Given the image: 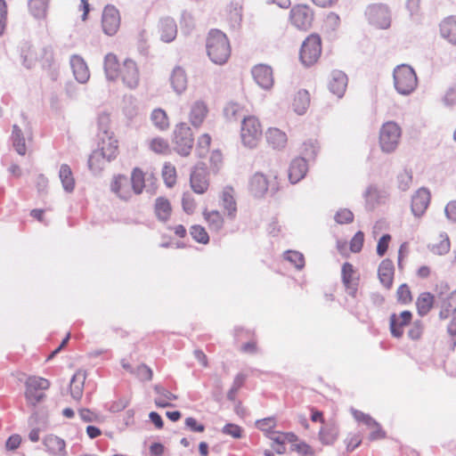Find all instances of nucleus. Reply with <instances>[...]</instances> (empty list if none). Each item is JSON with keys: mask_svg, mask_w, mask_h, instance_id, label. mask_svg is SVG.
<instances>
[{"mask_svg": "<svg viewBox=\"0 0 456 456\" xmlns=\"http://www.w3.org/2000/svg\"><path fill=\"white\" fill-rule=\"evenodd\" d=\"M104 71L108 79H120L130 89H134L139 85V68L131 58H126L121 62L115 53H108L104 58Z\"/></svg>", "mask_w": 456, "mask_h": 456, "instance_id": "obj_1", "label": "nucleus"}, {"mask_svg": "<svg viewBox=\"0 0 456 456\" xmlns=\"http://www.w3.org/2000/svg\"><path fill=\"white\" fill-rule=\"evenodd\" d=\"M206 49L209 59L218 65L226 63L232 53L227 36L218 29H212L208 33L206 39Z\"/></svg>", "mask_w": 456, "mask_h": 456, "instance_id": "obj_2", "label": "nucleus"}, {"mask_svg": "<svg viewBox=\"0 0 456 456\" xmlns=\"http://www.w3.org/2000/svg\"><path fill=\"white\" fill-rule=\"evenodd\" d=\"M281 181L277 170L271 169L267 174L256 172L249 179L248 190L255 197L273 196L281 189Z\"/></svg>", "mask_w": 456, "mask_h": 456, "instance_id": "obj_3", "label": "nucleus"}, {"mask_svg": "<svg viewBox=\"0 0 456 456\" xmlns=\"http://www.w3.org/2000/svg\"><path fill=\"white\" fill-rule=\"evenodd\" d=\"M50 386L51 382L47 379L36 375L28 376L24 382L27 405L35 408L42 403L46 397L45 392Z\"/></svg>", "mask_w": 456, "mask_h": 456, "instance_id": "obj_4", "label": "nucleus"}, {"mask_svg": "<svg viewBox=\"0 0 456 456\" xmlns=\"http://www.w3.org/2000/svg\"><path fill=\"white\" fill-rule=\"evenodd\" d=\"M240 135L244 146L256 147L263 135V126L259 118L254 115L244 117L240 123Z\"/></svg>", "mask_w": 456, "mask_h": 456, "instance_id": "obj_5", "label": "nucleus"}, {"mask_svg": "<svg viewBox=\"0 0 456 456\" xmlns=\"http://www.w3.org/2000/svg\"><path fill=\"white\" fill-rule=\"evenodd\" d=\"M175 151L183 157H188L194 145V136L191 128L184 122L175 126L173 132Z\"/></svg>", "mask_w": 456, "mask_h": 456, "instance_id": "obj_6", "label": "nucleus"}, {"mask_svg": "<svg viewBox=\"0 0 456 456\" xmlns=\"http://www.w3.org/2000/svg\"><path fill=\"white\" fill-rule=\"evenodd\" d=\"M394 84L398 93L409 94L417 87V75L413 69L408 65L397 66L394 70Z\"/></svg>", "mask_w": 456, "mask_h": 456, "instance_id": "obj_7", "label": "nucleus"}, {"mask_svg": "<svg viewBox=\"0 0 456 456\" xmlns=\"http://www.w3.org/2000/svg\"><path fill=\"white\" fill-rule=\"evenodd\" d=\"M158 178L153 170L144 171L141 167H134L131 172V187L133 192L140 195L147 186L156 188Z\"/></svg>", "mask_w": 456, "mask_h": 456, "instance_id": "obj_8", "label": "nucleus"}, {"mask_svg": "<svg viewBox=\"0 0 456 456\" xmlns=\"http://www.w3.org/2000/svg\"><path fill=\"white\" fill-rule=\"evenodd\" d=\"M322 53V39L320 36L312 34L303 42L300 50V59L305 66L314 64Z\"/></svg>", "mask_w": 456, "mask_h": 456, "instance_id": "obj_9", "label": "nucleus"}, {"mask_svg": "<svg viewBox=\"0 0 456 456\" xmlns=\"http://www.w3.org/2000/svg\"><path fill=\"white\" fill-rule=\"evenodd\" d=\"M401 137L400 126L393 122L385 123L379 131V144L383 151L391 152L395 150Z\"/></svg>", "mask_w": 456, "mask_h": 456, "instance_id": "obj_10", "label": "nucleus"}, {"mask_svg": "<svg viewBox=\"0 0 456 456\" xmlns=\"http://www.w3.org/2000/svg\"><path fill=\"white\" fill-rule=\"evenodd\" d=\"M365 14L369 22L374 27L387 29L391 25V15L388 8L383 4L370 5Z\"/></svg>", "mask_w": 456, "mask_h": 456, "instance_id": "obj_11", "label": "nucleus"}, {"mask_svg": "<svg viewBox=\"0 0 456 456\" xmlns=\"http://www.w3.org/2000/svg\"><path fill=\"white\" fill-rule=\"evenodd\" d=\"M97 150L105 157L108 162L116 159L119 154V145L114 132L108 130L103 131Z\"/></svg>", "mask_w": 456, "mask_h": 456, "instance_id": "obj_12", "label": "nucleus"}, {"mask_svg": "<svg viewBox=\"0 0 456 456\" xmlns=\"http://www.w3.org/2000/svg\"><path fill=\"white\" fill-rule=\"evenodd\" d=\"M102 26L104 33L108 36L115 35L120 27V14L117 8L107 5L102 12Z\"/></svg>", "mask_w": 456, "mask_h": 456, "instance_id": "obj_13", "label": "nucleus"}, {"mask_svg": "<svg viewBox=\"0 0 456 456\" xmlns=\"http://www.w3.org/2000/svg\"><path fill=\"white\" fill-rule=\"evenodd\" d=\"M313 19V12L310 7L305 4L296 5L290 11V20L292 24L300 29L309 28Z\"/></svg>", "mask_w": 456, "mask_h": 456, "instance_id": "obj_14", "label": "nucleus"}, {"mask_svg": "<svg viewBox=\"0 0 456 456\" xmlns=\"http://www.w3.org/2000/svg\"><path fill=\"white\" fill-rule=\"evenodd\" d=\"M341 278L346 292L350 296L355 297L358 290L360 276L352 264L346 262L342 265Z\"/></svg>", "mask_w": 456, "mask_h": 456, "instance_id": "obj_15", "label": "nucleus"}, {"mask_svg": "<svg viewBox=\"0 0 456 456\" xmlns=\"http://www.w3.org/2000/svg\"><path fill=\"white\" fill-rule=\"evenodd\" d=\"M412 320L411 312L405 310L400 314H392L389 318L390 332L394 338L403 337L404 328L411 323Z\"/></svg>", "mask_w": 456, "mask_h": 456, "instance_id": "obj_16", "label": "nucleus"}, {"mask_svg": "<svg viewBox=\"0 0 456 456\" xmlns=\"http://www.w3.org/2000/svg\"><path fill=\"white\" fill-rule=\"evenodd\" d=\"M152 211L156 219L160 223H167L173 215V206L166 196L157 197L152 204Z\"/></svg>", "mask_w": 456, "mask_h": 456, "instance_id": "obj_17", "label": "nucleus"}, {"mask_svg": "<svg viewBox=\"0 0 456 456\" xmlns=\"http://www.w3.org/2000/svg\"><path fill=\"white\" fill-rule=\"evenodd\" d=\"M190 185L195 193H205L209 187V178L207 170L203 167H195L191 173Z\"/></svg>", "mask_w": 456, "mask_h": 456, "instance_id": "obj_18", "label": "nucleus"}, {"mask_svg": "<svg viewBox=\"0 0 456 456\" xmlns=\"http://www.w3.org/2000/svg\"><path fill=\"white\" fill-rule=\"evenodd\" d=\"M254 80L264 89H270L274 83L273 69L265 64H257L252 69Z\"/></svg>", "mask_w": 456, "mask_h": 456, "instance_id": "obj_19", "label": "nucleus"}, {"mask_svg": "<svg viewBox=\"0 0 456 456\" xmlns=\"http://www.w3.org/2000/svg\"><path fill=\"white\" fill-rule=\"evenodd\" d=\"M430 203V192L427 189H419L411 198V211L415 216H421Z\"/></svg>", "mask_w": 456, "mask_h": 456, "instance_id": "obj_20", "label": "nucleus"}, {"mask_svg": "<svg viewBox=\"0 0 456 456\" xmlns=\"http://www.w3.org/2000/svg\"><path fill=\"white\" fill-rule=\"evenodd\" d=\"M110 188L122 200H127L132 197V187L124 175H115L111 181Z\"/></svg>", "mask_w": 456, "mask_h": 456, "instance_id": "obj_21", "label": "nucleus"}, {"mask_svg": "<svg viewBox=\"0 0 456 456\" xmlns=\"http://www.w3.org/2000/svg\"><path fill=\"white\" fill-rule=\"evenodd\" d=\"M328 86L333 94L338 98H341L344 95L347 86L346 75L339 70L333 71L331 73Z\"/></svg>", "mask_w": 456, "mask_h": 456, "instance_id": "obj_22", "label": "nucleus"}, {"mask_svg": "<svg viewBox=\"0 0 456 456\" xmlns=\"http://www.w3.org/2000/svg\"><path fill=\"white\" fill-rule=\"evenodd\" d=\"M378 276L382 285L389 289L394 283L395 267L393 262L389 259H384L379 265Z\"/></svg>", "mask_w": 456, "mask_h": 456, "instance_id": "obj_23", "label": "nucleus"}, {"mask_svg": "<svg viewBox=\"0 0 456 456\" xmlns=\"http://www.w3.org/2000/svg\"><path fill=\"white\" fill-rule=\"evenodd\" d=\"M43 444L46 451L53 456H65L67 453L66 442L55 435H47L44 438Z\"/></svg>", "mask_w": 456, "mask_h": 456, "instance_id": "obj_24", "label": "nucleus"}, {"mask_svg": "<svg viewBox=\"0 0 456 456\" xmlns=\"http://www.w3.org/2000/svg\"><path fill=\"white\" fill-rule=\"evenodd\" d=\"M221 201L226 216L234 219L237 215V203L234 199V190L231 186L224 188L221 193Z\"/></svg>", "mask_w": 456, "mask_h": 456, "instance_id": "obj_25", "label": "nucleus"}, {"mask_svg": "<svg viewBox=\"0 0 456 456\" xmlns=\"http://www.w3.org/2000/svg\"><path fill=\"white\" fill-rule=\"evenodd\" d=\"M208 113L207 104L202 101H196L190 109L189 120L194 127H200Z\"/></svg>", "mask_w": 456, "mask_h": 456, "instance_id": "obj_26", "label": "nucleus"}, {"mask_svg": "<svg viewBox=\"0 0 456 456\" xmlns=\"http://www.w3.org/2000/svg\"><path fill=\"white\" fill-rule=\"evenodd\" d=\"M308 170L306 160L304 158L294 159L289 168V179L292 183H297L302 180Z\"/></svg>", "mask_w": 456, "mask_h": 456, "instance_id": "obj_27", "label": "nucleus"}, {"mask_svg": "<svg viewBox=\"0 0 456 456\" xmlns=\"http://www.w3.org/2000/svg\"><path fill=\"white\" fill-rule=\"evenodd\" d=\"M266 142L275 150L285 148L288 142L286 133L276 127H270L265 132Z\"/></svg>", "mask_w": 456, "mask_h": 456, "instance_id": "obj_28", "label": "nucleus"}, {"mask_svg": "<svg viewBox=\"0 0 456 456\" xmlns=\"http://www.w3.org/2000/svg\"><path fill=\"white\" fill-rule=\"evenodd\" d=\"M428 248L435 255L443 256L447 254L451 248L449 236L445 232H440L432 239Z\"/></svg>", "mask_w": 456, "mask_h": 456, "instance_id": "obj_29", "label": "nucleus"}, {"mask_svg": "<svg viewBox=\"0 0 456 456\" xmlns=\"http://www.w3.org/2000/svg\"><path fill=\"white\" fill-rule=\"evenodd\" d=\"M159 33L162 41L172 42L177 35L176 23L173 19L164 18L159 23Z\"/></svg>", "mask_w": 456, "mask_h": 456, "instance_id": "obj_30", "label": "nucleus"}, {"mask_svg": "<svg viewBox=\"0 0 456 456\" xmlns=\"http://www.w3.org/2000/svg\"><path fill=\"white\" fill-rule=\"evenodd\" d=\"M70 65L76 79L80 83H86L90 77V72L84 59L74 55L70 59Z\"/></svg>", "mask_w": 456, "mask_h": 456, "instance_id": "obj_31", "label": "nucleus"}, {"mask_svg": "<svg viewBox=\"0 0 456 456\" xmlns=\"http://www.w3.org/2000/svg\"><path fill=\"white\" fill-rule=\"evenodd\" d=\"M291 106L293 110L298 114L303 115L305 113L310 106V94L307 90H298L292 98Z\"/></svg>", "mask_w": 456, "mask_h": 456, "instance_id": "obj_32", "label": "nucleus"}, {"mask_svg": "<svg viewBox=\"0 0 456 456\" xmlns=\"http://www.w3.org/2000/svg\"><path fill=\"white\" fill-rule=\"evenodd\" d=\"M202 216L212 232H218L224 226V218L218 210L205 209L202 212Z\"/></svg>", "mask_w": 456, "mask_h": 456, "instance_id": "obj_33", "label": "nucleus"}, {"mask_svg": "<svg viewBox=\"0 0 456 456\" xmlns=\"http://www.w3.org/2000/svg\"><path fill=\"white\" fill-rule=\"evenodd\" d=\"M22 53L23 61L28 68L31 67L37 61H39V58L42 56L45 57L47 61H53V52L50 50L41 49L37 51L36 49L28 47L23 50Z\"/></svg>", "mask_w": 456, "mask_h": 456, "instance_id": "obj_34", "label": "nucleus"}, {"mask_svg": "<svg viewBox=\"0 0 456 456\" xmlns=\"http://www.w3.org/2000/svg\"><path fill=\"white\" fill-rule=\"evenodd\" d=\"M86 379V373L84 370H77L72 377L70 381L71 396L78 401L81 399L84 391V385Z\"/></svg>", "mask_w": 456, "mask_h": 456, "instance_id": "obj_35", "label": "nucleus"}, {"mask_svg": "<svg viewBox=\"0 0 456 456\" xmlns=\"http://www.w3.org/2000/svg\"><path fill=\"white\" fill-rule=\"evenodd\" d=\"M456 313V289L441 300L439 316L447 319Z\"/></svg>", "mask_w": 456, "mask_h": 456, "instance_id": "obj_36", "label": "nucleus"}, {"mask_svg": "<svg viewBox=\"0 0 456 456\" xmlns=\"http://www.w3.org/2000/svg\"><path fill=\"white\" fill-rule=\"evenodd\" d=\"M440 32L444 38L456 45V16L444 19L440 24Z\"/></svg>", "mask_w": 456, "mask_h": 456, "instance_id": "obj_37", "label": "nucleus"}, {"mask_svg": "<svg viewBox=\"0 0 456 456\" xmlns=\"http://www.w3.org/2000/svg\"><path fill=\"white\" fill-rule=\"evenodd\" d=\"M339 435L338 428L335 425H324L318 433L319 439L323 445H332Z\"/></svg>", "mask_w": 456, "mask_h": 456, "instance_id": "obj_38", "label": "nucleus"}, {"mask_svg": "<svg viewBox=\"0 0 456 456\" xmlns=\"http://www.w3.org/2000/svg\"><path fill=\"white\" fill-rule=\"evenodd\" d=\"M155 393L158 395L155 399V404L158 407L165 408L171 405V402L177 399V395H174L160 385H155L153 387Z\"/></svg>", "mask_w": 456, "mask_h": 456, "instance_id": "obj_39", "label": "nucleus"}, {"mask_svg": "<svg viewBox=\"0 0 456 456\" xmlns=\"http://www.w3.org/2000/svg\"><path fill=\"white\" fill-rule=\"evenodd\" d=\"M435 297L430 292H422L416 300L418 314L421 316L428 314L433 308Z\"/></svg>", "mask_w": 456, "mask_h": 456, "instance_id": "obj_40", "label": "nucleus"}, {"mask_svg": "<svg viewBox=\"0 0 456 456\" xmlns=\"http://www.w3.org/2000/svg\"><path fill=\"white\" fill-rule=\"evenodd\" d=\"M256 426L258 429L263 431L266 436H268L272 440L278 444H282V441L279 436H273L274 434V428L276 427V419L273 417L265 418L259 419L256 422Z\"/></svg>", "mask_w": 456, "mask_h": 456, "instance_id": "obj_41", "label": "nucleus"}, {"mask_svg": "<svg viewBox=\"0 0 456 456\" xmlns=\"http://www.w3.org/2000/svg\"><path fill=\"white\" fill-rule=\"evenodd\" d=\"M151 120L160 131H166L170 126L169 118L167 112L160 108L154 109L151 114Z\"/></svg>", "mask_w": 456, "mask_h": 456, "instance_id": "obj_42", "label": "nucleus"}, {"mask_svg": "<svg viewBox=\"0 0 456 456\" xmlns=\"http://www.w3.org/2000/svg\"><path fill=\"white\" fill-rule=\"evenodd\" d=\"M59 177L63 189L67 192H71L75 189V179L71 168L67 164H62L60 167Z\"/></svg>", "mask_w": 456, "mask_h": 456, "instance_id": "obj_43", "label": "nucleus"}, {"mask_svg": "<svg viewBox=\"0 0 456 456\" xmlns=\"http://www.w3.org/2000/svg\"><path fill=\"white\" fill-rule=\"evenodd\" d=\"M161 177L167 188H173L177 183L176 167L171 162H165L161 169Z\"/></svg>", "mask_w": 456, "mask_h": 456, "instance_id": "obj_44", "label": "nucleus"}, {"mask_svg": "<svg viewBox=\"0 0 456 456\" xmlns=\"http://www.w3.org/2000/svg\"><path fill=\"white\" fill-rule=\"evenodd\" d=\"M50 0H29L28 10L36 19L46 17Z\"/></svg>", "mask_w": 456, "mask_h": 456, "instance_id": "obj_45", "label": "nucleus"}, {"mask_svg": "<svg viewBox=\"0 0 456 456\" xmlns=\"http://www.w3.org/2000/svg\"><path fill=\"white\" fill-rule=\"evenodd\" d=\"M171 85L175 92L183 93L187 87V77L183 69L176 68L171 75Z\"/></svg>", "mask_w": 456, "mask_h": 456, "instance_id": "obj_46", "label": "nucleus"}, {"mask_svg": "<svg viewBox=\"0 0 456 456\" xmlns=\"http://www.w3.org/2000/svg\"><path fill=\"white\" fill-rule=\"evenodd\" d=\"M12 146L18 154L21 156L26 154L27 147L25 138L23 136L21 129L17 125H13L12 126Z\"/></svg>", "mask_w": 456, "mask_h": 456, "instance_id": "obj_47", "label": "nucleus"}, {"mask_svg": "<svg viewBox=\"0 0 456 456\" xmlns=\"http://www.w3.org/2000/svg\"><path fill=\"white\" fill-rule=\"evenodd\" d=\"M149 148L158 155H168L171 152L168 141L159 136L154 137L149 142Z\"/></svg>", "mask_w": 456, "mask_h": 456, "instance_id": "obj_48", "label": "nucleus"}, {"mask_svg": "<svg viewBox=\"0 0 456 456\" xmlns=\"http://www.w3.org/2000/svg\"><path fill=\"white\" fill-rule=\"evenodd\" d=\"M190 234L191 238L198 243L207 245L209 242V235L204 226L200 224H194L190 228Z\"/></svg>", "mask_w": 456, "mask_h": 456, "instance_id": "obj_49", "label": "nucleus"}, {"mask_svg": "<svg viewBox=\"0 0 456 456\" xmlns=\"http://www.w3.org/2000/svg\"><path fill=\"white\" fill-rule=\"evenodd\" d=\"M242 6L239 4H232L225 9L226 19L232 26L239 25L242 17Z\"/></svg>", "mask_w": 456, "mask_h": 456, "instance_id": "obj_50", "label": "nucleus"}, {"mask_svg": "<svg viewBox=\"0 0 456 456\" xmlns=\"http://www.w3.org/2000/svg\"><path fill=\"white\" fill-rule=\"evenodd\" d=\"M108 162L98 150L94 151L89 156L88 167L94 172L103 169L105 163Z\"/></svg>", "mask_w": 456, "mask_h": 456, "instance_id": "obj_51", "label": "nucleus"}, {"mask_svg": "<svg viewBox=\"0 0 456 456\" xmlns=\"http://www.w3.org/2000/svg\"><path fill=\"white\" fill-rule=\"evenodd\" d=\"M362 441V435L360 431L348 432L344 439V444L347 452H353Z\"/></svg>", "mask_w": 456, "mask_h": 456, "instance_id": "obj_52", "label": "nucleus"}, {"mask_svg": "<svg viewBox=\"0 0 456 456\" xmlns=\"http://www.w3.org/2000/svg\"><path fill=\"white\" fill-rule=\"evenodd\" d=\"M397 301L402 305H408L412 301V295L407 284H401L396 290Z\"/></svg>", "mask_w": 456, "mask_h": 456, "instance_id": "obj_53", "label": "nucleus"}, {"mask_svg": "<svg viewBox=\"0 0 456 456\" xmlns=\"http://www.w3.org/2000/svg\"><path fill=\"white\" fill-rule=\"evenodd\" d=\"M412 182V174L409 170H403L397 175L398 188L402 191H406L410 188Z\"/></svg>", "mask_w": 456, "mask_h": 456, "instance_id": "obj_54", "label": "nucleus"}, {"mask_svg": "<svg viewBox=\"0 0 456 456\" xmlns=\"http://www.w3.org/2000/svg\"><path fill=\"white\" fill-rule=\"evenodd\" d=\"M351 413L358 423H362L368 428H370L376 421L370 415L364 413L359 410H352Z\"/></svg>", "mask_w": 456, "mask_h": 456, "instance_id": "obj_55", "label": "nucleus"}, {"mask_svg": "<svg viewBox=\"0 0 456 456\" xmlns=\"http://www.w3.org/2000/svg\"><path fill=\"white\" fill-rule=\"evenodd\" d=\"M285 258L292 263L297 269H301L305 265L304 256L298 251H287L285 254Z\"/></svg>", "mask_w": 456, "mask_h": 456, "instance_id": "obj_56", "label": "nucleus"}, {"mask_svg": "<svg viewBox=\"0 0 456 456\" xmlns=\"http://www.w3.org/2000/svg\"><path fill=\"white\" fill-rule=\"evenodd\" d=\"M369 429L370 434L368 438L370 441L382 440L387 436L386 431L378 421L375 422L370 428H369Z\"/></svg>", "mask_w": 456, "mask_h": 456, "instance_id": "obj_57", "label": "nucleus"}, {"mask_svg": "<svg viewBox=\"0 0 456 456\" xmlns=\"http://www.w3.org/2000/svg\"><path fill=\"white\" fill-rule=\"evenodd\" d=\"M8 23V5L5 0H0V36H2Z\"/></svg>", "mask_w": 456, "mask_h": 456, "instance_id": "obj_58", "label": "nucleus"}, {"mask_svg": "<svg viewBox=\"0 0 456 456\" xmlns=\"http://www.w3.org/2000/svg\"><path fill=\"white\" fill-rule=\"evenodd\" d=\"M364 242V233L361 231L357 232L350 240V250L353 253H359Z\"/></svg>", "mask_w": 456, "mask_h": 456, "instance_id": "obj_59", "label": "nucleus"}, {"mask_svg": "<svg viewBox=\"0 0 456 456\" xmlns=\"http://www.w3.org/2000/svg\"><path fill=\"white\" fill-rule=\"evenodd\" d=\"M335 220L340 224H350L354 221V214L347 208H342L336 213Z\"/></svg>", "mask_w": 456, "mask_h": 456, "instance_id": "obj_60", "label": "nucleus"}, {"mask_svg": "<svg viewBox=\"0 0 456 456\" xmlns=\"http://www.w3.org/2000/svg\"><path fill=\"white\" fill-rule=\"evenodd\" d=\"M222 431L224 434L231 436L233 438H240L243 432L242 428L239 425L232 423L226 424L223 428Z\"/></svg>", "mask_w": 456, "mask_h": 456, "instance_id": "obj_61", "label": "nucleus"}, {"mask_svg": "<svg viewBox=\"0 0 456 456\" xmlns=\"http://www.w3.org/2000/svg\"><path fill=\"white\" fill-rule=\"evenodd\" d=\"M135 374L142 381H150L153 378L152 370L145 364L139 365Z\"/></svg>", "mask_w": 456, "mask_h": 456, "instance_id": "obj_62", "label": "nucleus"}, {"mask_svg": "<svg viewBox=\"0 0 456 456\" xmlns=\"http://www.w3.org/2000/svg\"><path fill=\"white\" fill-rule=\"evenodd\" d=\"M424 326L422 322L416 321L412 323L411 329L409 330L408 336L413 340H418L421 338Z\"/></svg>", "mask_w": 456, "mask_h": 456, "instance_id": "obj_63", "label": "nucleus"}, {"mask_svg": "<svg viewBox=\"0 0 456 456\" xmlns=\"http://www.w3.org/2000/svg\"><path fill=\"white\" fill-rule=\"evenodd\" d=\"M211 144V137L208 134H203L198 139V150L200 151V155H204L207 151H208Z\"/></svg>", "mask_w": 456, "mask_h": 456, "instance_id": "obj_64", "label": "nucleus"}]
</instances>
